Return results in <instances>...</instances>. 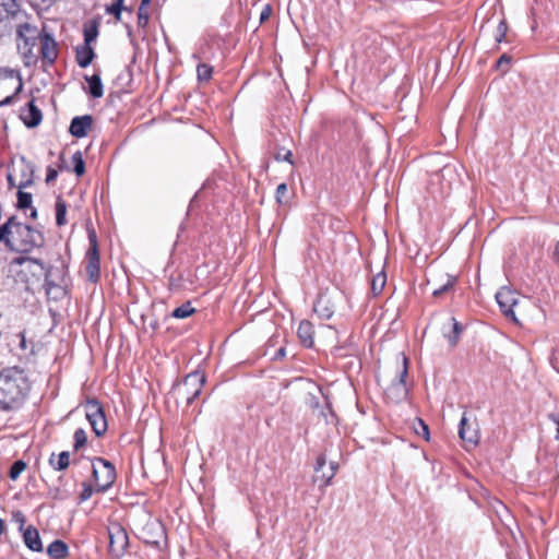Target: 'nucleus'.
Instances as JSON below:
<instances>
[{
    "label": "nucleus",
    "mask_w": 559,
    "mask_h": 559,
    "mask_svg": "<svg viewBox=\"0 0 559 559\" xmlns=\"http://www.w3.org/2000/svg\"><path fill=\"white\" fill-rule=\"evenodd\" d=\"M93 118L90 115L74 117L70 123L69 132L75 138H83L92 128Z\"/></svg>",
    "instance_id": "14"
},
{
    "label": "nucleus",
    "mask_w": 559,
    "mask_h": 559,
    "mask_svg": "<svg viewBox=\"0 0 559 559\" xmlns=\"http://www.w3.org/2000/svg\"><path fill=\"white\" fill-rule=\"evenodd\" d=\"M85 80L88 83L90 94L95 98L102 97L104 94V87L100 76L98 74H93L92 76H85Z\"/></svg>",
    "instance_id": "24"
},
{
    "label": "nucleus",
    "mask_w": 559,
    "mask_h": 559,
    "mask_svg": "<svg viewBox=\"0 0 559 559\" xmlns=\"http://www.w3.org/2000/svg\"><path fill=\"white\" fill-rule=\"evenodd\" d=\"M26 464L23 461H16L13 463V465L10 468V478L12 480H15L19 478V476L25 471Z\"/></svg>",
    "instance_id": "34"
},
{
    "label": "nucleus",
    "mask_w": 559,
    "mask_h": 559,
    "mask_svg": "<svg viewBox=\"0 0 559 559\" xmlns=\"http://www.w3.org/2000/svg\"><path fill=\"white\" fill-rule=\"evenodd\" d=\"M292 152L290 151H286L284 154H281V153H277L276 154V159L277 160H286V162H289L292 163Z\"/></svg>",
    "instance_id": "46"
},
{
    "label": "nucleus",
    "mask_w": 559,
    "mask_h": 559,
    "mask_svg": "<svg viewBox=\"0 0 559 559\" xmlns=\"http://www.w3.org/2000/svg\"><path fill=\"white\" fill-rule=\"evenodd\" d=\"M14 520H15V522H19L20 524H23L25 521L23 514L20 512L14 515Z\"/></svg>",
    "instance_id": "51"
},
{
    "label": "nucleus",
    "mask_w": 559,
    "mask_h": 559,
    "mask_svg": "<svg viewBox=\"0 0 559 559\" xmlns=\"http://www.w3.org/2000/svg\"><path fill=\"white\" fill-rule=\"evenodd\" d=\"M73 439H74V450H80L83 445H85L86 443V440H87V437H86V432L84 429L82 428H79L74 431V435H73Z\"/></svg>",
    "instance_id": "33"
},
{
    "label": "nucleus",
    "mask_w": 559,
    "mask_h": 559,
    "mask_svg": "<svg viewBox=\"0 0 559 559\" xmlns=\"http://www.w3.org/2000/svg\"><path fill=\"white\" fill-rule=\"evenodd\" d=\"M21 90H22V82H21V80L19 79V85H17V87H16L15 93H19Z\"/></svg>",
    "instance_id": "58"
},
{
    "label": "nucleus",
    "mask_w": 559,
    "mask_h": 559,
    "mask_svg": "<svg viewBox=\"0 0 559 559\" xmlns=\"http://www.w3.org/2000/svg\"><path fill=\"white\" fill-rule=\"evenodd\" d=\"M147 526H142L143 533H145Z\"/></svg>",
    "instance_id": "64"
},
{
    "label": "nucleus",
    "mask_w": 559,
    "mask_h": 559,
    "mask_svg": "<svg viewBox=\"0 0 559 559\" xmlns=\"http://www.w3.org/2000/svg\"><path fill=\"white\" fill-rule=\"evenodd\" d=\"M555 255H556L557 261L559 262V241L556 245Z\"/></svg>",
    "instance_id": "55"
},
{
    "label": "nucleus",
    "mask_w": 559,
    "mask_h": 559,
    "mask_svg": "<svg viewBox=\"0 0 559 559\" xmlns=\"http://www.w3.org/2000/svg\"><path fill=\"white\" fill-rule=\"evenodd\" d=\"M413 428L416 435L423 437L425 440H429V428L424 420L417 418L413 425Z\"/></svg>",
    "instance_id": "31"
},
{
    "label": "nucleus",
    "mask_w": 559,
    "mask_h": 559,
    "mask_svg": "<svg viewBox=\"0 0 559 559\" xmlns=\"http://www.w3.org/2000/svg\"><path fill=\"white\" fill-rule=\"evenodd\" d=\"M115 531L109 530V551L119 557L128 546V534L123 526H112Z\"/></svg>",
    "instance_id": "12"
},
{
    "label": "nucleus",
    "mask_w": 559,
    "mask_h": 559,
    "mask_svg": "<svg viewBox=\"0 0 559 559\" xmlns=\"http://www.w3.org/2000/svg\"><path fill=\"white\" fill-rule=\"evenodd\" d=\"M45 239L40 231L32 228L29 225L16 221L14 216L10 217V229L8 248L13 251L28 252L34 248L44 245Z\"/></svg>",
    "instance_id": "2"
},
{
    "label": "nucleus",
    "mask_w": 559,
    "mask_h": 559,
    "mask_svg": "<svg viewBox=\"0 0 559 559\" xmlns=\"http://www.w3.org/2000/svg\"><path fill=\"white\" fill-rule=\"evenodd\" d=\"M329 414H330V416H331V417H333V416H334V415H333V413H332V411H331L330 408H329Z\"/></svg>",
    "instance_id": "63"
},
{
    "label": "nucleus",
    "mask_w": 559,
    "mask_h": 559,
    "mask_svg": "<svg viewBox=\"0 0 559 559\" xmlns=\"http://www.w3.org/2000/svg\"><path fill=\"white\" fill-rule=\"evenodd\" d=\"M441 331L443 336L448 338L450 346L454 347L459 342L463 326L454 317H447L442 322Z\"/></svg>",
    "instance_id": "13"
},
{
    "label": "nucleus",
    "mask_w": 559,
    "mask_h": 559,
    "mask_svg": "<svg viewBox=\"0 0 559 559\" xmlns=\"http://www.w3.org/2000/svg\"><path fill=\"white\" fill-rule=\"evenodd\" d=\"M16 337L20 340L19 346L22 350L26 349V338L24 333H19Z\"/></svg>",
    "instance_id": "48"
},
{
    "label": "nucleus",
    "mask_w": 559,
    "mask_h": 559,
    "mask_svg": "<svg viewBox=\"0 0 559 559\" xmlns=\"http://www.w3.org/2000/svg\"><path fill=\"white\" fill-rule=\"evenodd\" d=\"M498 506H499L502 510L507 511L506 507H504L500 501H498Z\"/></svg>",
    "instance_id": "61"
},
{
    "label": "nucleus",
    "mask_w": 559,
    "mask_h": 559,
    "mask_svg": "<svg viewBox=\"0 0 559 559\" xmlns=\"http://www.w3.org/2000/svg\"><path fill=\"white\" fill-rule=\"evenodd\" d=\"M37 211L35 209L32 210L31 217L36 218Z\"/></svg>",
    "instance_id": "59"
},
{
    "label": "nucleus",
    "mask_w": 559,
    "mask_h": 559,
    "mask_svg": "<svg viewBox=\"0 0 559 559\" xmlns=\"http://www.w3.org/2000/svg\"><path fill=\"white\" fill-rule=\"evenodd\" d=\"M313 333H314V329H313V325L311 322H309V321L300 322L298 330H297V334H298L300 342L306 347H311L313 345Z\"/></svg>",
    "instance_id": "21"
},
{
    "label": "nucleus",
    "mask_w": 559,
    "mask_h": 559,
    "mask_svg": "<svg viewBox=\"0 0 559 559\" xmlns=\"http://www.w3.org/2000/svg\"><path fill=\"white\" fill-rule=\"evenodd\" d=\"M456 282V276L445 274V282L439 283L436 277L428 280V285H432V296L438 298L449 289H451Z\"/></svg>",
    "instance_id": "19"
},
{
    "label": "nucleus",
    "mask_w": 559,
    "mask_h": 559,
    "mask_svg": "<svg viewBox=\"0 0 559 559\" xmlns=\"http://www.w3.org/2000/svg\"><path fill=\"white\" fill-rule=\"evenodd\" d=\"M2 7L11 15H15L19 11L17 0H2Z\"/></svg>",
    "instance_id": "38"
},
{
    "label": "nucleus",
    "mask_w": 559,
    "mask_h": 559,
    "mask_svg": "<svg viewBox=\"0 0 559 559\" xmlns=\"http://www.w3.org/2000/svg\"><path fill=\"white\" fill-rule=\"evenodd\" d=\"M58 173L56 169L48 167L47 169V176H46V182L50 183L57 179Z\"/></svg>",
    "instance_id": "45"
},
{
    "label": "nucleus",
    "mask_w": 559,
    "mask_h": 559,
    "mask_svg": "<svg viewBox=\"0 0 559 559\" xmlns=\"http://www.w3.org/2000/svg\"><path fill=\"white\" fill-rule=\"evenodd\" d=\"M86 419L97 437L103 436L108 428L105 412L96 399H90L84 404Z\"/></svg>",
    "instance_id": "5"
},
{
    "label": "nucleus",
    "mask_w": 559,
    "mask_h": 559,
    "mask_svg": "<svg viewBox=\"0 0 559 559\" xmlns=\"http://www.w3.org/2000/svg\"><path fill=\"white\" fill-rule=\"evenodd\" d=\"M56 223L58 226H63L67 224V203L62 198H57L56 201Z\"/></svg>",
    "instance_id": "25"
},
{
    "label": "nucleus",
    "mask_w": 559,
    "mask_h": 559,
    "mask_svg": "<svg viewBox=\"0 0 559 559\" xmlns=\"http://www.w3.org/2000/svg\"><path fill=\"white\" fill-rule=\"evenodd\" d=\"M402 361H403L402 370L400 371L396 379L392 382V384L388 389L389 396L396 402L405 400L408 394V388H407V384L405 381V379L407 377V358L404 355L402 356Z\"/></svg>",
    "instance_id": "8"
},
{
    "label": "nucleus",
    "mask_w": 559,
    "mask_h": 559,
    "mask_svg": "<svg viewBox=\"0 0 559 559\" xmlns=\"http://www.w3.org/2000/svg\"><path fill=\"white\" fill-rule=\"evenodd\" d=\"M12 265L21 266L19 273L22 281L27 285H34L41 278L48 280L49 269L39 260L29 257H17L12 261Z\"/></svg>",
    "instance_id": "3"
},
{
    "label": "nucleus",
    "mask_w": 559,
    "mask_h": 559,
    "mask_svg": "<svg viewBox=\"0 0 559 559\" xmlns=\"http://www.w3.org/2000/svg\"><path fill=\"white\" fill-rule=\"evenodd\" d=\"M213 68L206 63H200L197 68L198 79L200 81H209L212 76Z\"/></svg>",
    "instance_id": "32"
},
{
    "label": "nucleus",
    "mask_w": 559,
    "mask_h": 559,
    "mask_svg": "<svg viewBox=\"0 0 559 559\" xmlns=\"http://www.w3.org/2000/svg\"><path fill=\"white\" fill-rule=\"evenodd\" d=\"M32 204V194L28 192H24L19 190L17 192V205L20 209H27Z\"/></svg>",
    "instance_id": "35"
},
{
    "label": "nucleus",
    "mask_w": 559,
    "mask_h": 559,
    "mask_svg": "<svg viewBox=\"0 0 559 559\" xmlns=\"http://www.w3.org/2000/svg\"><path fill=\"white\" fill-rule=\"evenodd\" d=\"M91 248L87 251L88 263L86 272L91 281L96 282L99 277V254L97 249V239L94 231L88 234Z\"/></svg>",
    "instance_id": "10"
},
{
    "label": "nucleus",
    "mask_w": 559,
    "mask_h": 559,
    "mask_svg": "<svg viewBox=\"0 0 559 559\" xmlns=\"http://www.w3.org/2000/svg\"><path fill=\"white\" fill-rule=\"evenodd\" d=\"M194 312V308L191 307L190 302H186L181 305L180 307H177L173 311V317L177 319H185L190 317Z\"/></svg>",
    "instance_id": "29"
},
{
    "label": "nucleus",
    "mask_w": 559,
    "mask_h": 559,
    "mask_svg": "<svg viewBox=\"0 0 559 559\" xmlns=\"http://www.w3.org/2000/svg\"><path fill=\"white\" fill-rule=\"evenodd\" d=\"M138 19H139V25L140 26H145L147 24V22H148V15L143 12V7L142 5L139 9Z\"/></svg>",
    "instance_id": "44"
},
{
    "label": "nucleus",
    "mask_w": 559,
    "mask_h": 559,
    "mask_svg": "<svg viewBox=\"0 0 559 559\" xmlns=\"http://www.w3.org/2000/svg\"><path fill=\"white\" fill-rule=\"evenodd\" d=\"M338 468V464L336 462H330L329 466H326V457L324 454H320L317 457V464L314 467V476L313 481L319 483L320 487H326L330 485L331 480L334 478Z\"/></svg>",
    "instance_id": "7"
},
{
    "label": "nucleus",
    "mask_w": 559,
    "mask_h": 559,
    "mask_svg": "<svg viewBox=\"0 0 559 559\" xmlns=\"http://www.w3.org/2000/svg\"><path fill=\"white\" fill-rule=\"evenodd\" d=\"M496 300L503 314L515 321L516 319L513 311V307L518 304L515 294L511 289L502 287L497 292Z\"/></svg>",
    "instance_id": "11"
},
{
    "label": "nucleus",
    "mask_w": 559,
    "mask_h": 559,
    "mask_svg": "<svg viewBox=\"0 0 559 559\" xmlns=\"http://www.w3.org/2000/svg\"><path fill=\"white\" fill-rule=\"evenodd\" d=\"M95 58V51L91 45H79L75 47V60L81 68H87Z\"/></svg>",
    "instance_id": "18"
},
{
    "label": "nucleus",
    "mask_w": 559,
    "mask_h": 559,
    "mask_svg": "<svg viewBox=\"0 0 559 559\" xmlns=\"http://www.w3.org/2000/svg\"><path fill=\"white\" fill-rule=\"evenodd\" d=\"M98 36V26L93 23L90 26L84 27V44L91 45Z\"/></svg>",
    "instance_id": "30"
},
{
    "label": "nucleus",
    "mask_w": 559,
    "mask_h": 559,
    "mask_svg": "<svg viewBox=\"0 0 559 559\" xmlns=\"http://www.w3.org/2000/svg\"><path fill=\"white\" fill-rule=\"evenodd\" d=\"M386 283V275L384 272H379L372 277L371 290L374 295H379L384 288Z\"/></svg>",
    "instance_id": "27"
},
{
    "label": "nucleus",
    "mask_w": 559,
    "mask_h": 559,
    "mask_svg": "<svg viewBox=\"0 0 559 559\" xmlns=\"http://www.w3.org/2000/svg\"><path fill=\"white\" fill-rule=\"evenodd\" d=\"M507 32H508L507 22L504 20H501L497 26V31H496V35H495L496 41L501 43L504 39Z\"/></svg>",
    "instance_id": "36"
},
{
    "label": "nucleus",
    "mask_w": 559,
    "mask_h": 559,
    "mask_svg": "<svg viewBox=\"0 0 559 559\" xmlns=\"http://www.w3.org/2000/svg\"><path fill=\"white\" fill-rule=\"evenodd\" d=\"M204 382L205 377L202 373H190L185 378L182 384L178 386L177 392L190 405L200 395Z\"/></svg>",
    "instance_id": "6"
},
{
    "label": "nucleus",
    "mask_w": 559,
    "mask_h": 559,
    "mask_svg": "<svg viewBox=\"0 0 559 559\" xmlns=\"http://www.w3.org/2000/svg\"><path fill=\"white\" fill-rule=\"evenodd\" d=\"M47 554L51 559H66L69 555V547L64 542L57 539L47 547Z\"/></svg>",
    "instance_id": "22"
},
{
    "label": "nucleus",
    "mask_w": 559,
    "mask_h": 559,
    "mask_svg": "<svg viewBox=\"0 0 559 559\" xmlns=\"http://www.w3.org/2000/svg\"><path fill=\"white\" fill-rule=\"evenodd\" d=\"M459 436L467 449L476 447L479 442L478 425L476 421H469L465 414L460 421Z\"/></svg>",
    "instance_id": "9"
},
{
    "label": "nucleus",
    "mask_w": 559,
    "mask_h": 559,
    "mask_svg": "<svg viewBox=\"0 0 559 559\" xmlns=\"http://www.w3.org/2000/svg\"><path fill=\"white\" fill-rule=\"evenodd\" d=\"M49 463L53 467V469L63 471L70 464V453L68 451H63L58 455L51 454Z\"/></svg>",
    "instance_id": "23"
},
{
    "label": "nucleus",
    "mask_w": 559,
    "mask_h": 559,
    "mask_svg": "<svg viewBox=\"0 0 559 559\" xmlns=\"http://www.w3.org/2000/svg\"><path fill=\"white\" fill-rule=\"evenodd\" d=\"M9 229H10V218L7 221L5 224L0 226V242H4L8 247V239H9Z\"/></svg>",
    "instance_id": "41"
},
{
    "label": "nucleus",
    "mask_w": 559,
    "mask_h": 559,
    "mask_svg": "<svg viewBox=\"0 0 559 559\" xmlns=\"http://www.w3.org/2000/svg\"><path fill=\"white\" fill-rule=\"evenodd\" d=\"M72 163H73V171L76 176H82L85 173V163L82 157V153L80 151H76L72 155Z\"/></svg>",
    "instance_id": "28"
},
{
    "label": "nucleus",
    "mask_w": 559,
    "mask_h": 559,
    "mask_svg": "<svg viewBox=\"0 0 559 559\" xmlns=\"http://www.w3.org/2000/svg\"><path fill=\"white\" fill-rule=\"evenodd\" d=\"M4 527H5V526H0V535H2V534H3V532H4Z\"/></svg>",
    "instance_id": "62"
},
{
    "label": "nucleus",
    "mask_w": 559,
    "mask_h": 559,
    "mask_svg": "<svg viewBox=\"0 0 559 559\" xmlns=\"http://www.w3.org/2000/svg\"><path fill=\"white\" fill-rule=\"evenodd\" d=\"M551 361H552L554 367L559 371V348H557L554 352Z\"/></svg>",
    "instance_id": "49"
},
{
    "label": "nucleus",
    "mask_w": 559,
    "mask_h": 559,
    "mask_svg": "<svg viewBox=\"0 0 559 559\" xmlns=\"http://www.w3.org/2000/svg\"><path fill=\"white\" fill-rule=\"evenodd\" d=\"M548 418L555 424V426H556V439H559V412L550 413L548 415Z\"/></svg>",
    "instance_id": "43"
},
{
    "label": "nucleus",
    "mask_w": 559,
    "mask_h": 559,
    "mask_svg": "<svg viewBox=\"0 0 559 559\" xmlns=\"http://www.w3.org/2000/svg\"><path fill=\"white\" fill-rule=\"evenodd\" d=\"M23 540L26 547L31 550L37 552L43 551V543L39 533L35 527L27 526V528L23 531Z\"/></svg>",
    "instance_id": "17"
},
{
    "label": "nucleus",
    "mask_w": 559,
    "mask_h": 559,
    "mask_svg": "<svg viewBox=\"0 0 559 559\" xmlns=\"http://www.w3.org/2000/svg\"><path fill=\"white\" fill-rule=\"evenodd\" d=\"M156 527L158 530V536L159 537H166V531H165L166 526L159 525V526H156Z\"/></svg>",
    "instance_id": "53"
},
{
    "label": "nucleus",
    "mask_w": 559,
    "mask_h": 559,
    "mask_svg": "<svg viewBox=\"0 0 559 559\" xmlns=\"http://www.w3.org/2000/svg\"><path fill=\"white\" fill-rule=\"evenodd\" d=\"M41 118V111L34 105V100H31L27 110L22 114L24 123L29 128H34L40 123Z\"/></svg>",
    "instance_id": "20"
},
{
    "label": "nucleus",
    "mask_w": 559,
    "mask_h": 559,
    "mask_svg": "<svg viewBox=\"0 0 559 559\" xmlns=\"http://www.w3.org/2000/svg\"><path fill=\"white\" fill-rule=\"evenodd\" d=\"M31 385L25 372L11 367L0 371V409L15 411L20 408L28 392Z\"/></svg>",
    "instance_id": "1"
},
{
    "label": "nucleus",
    "mask_w": 559,
    "mask_h": 559,
    "mask_svg": "<svg viewBox=\"0 0 559 559\" xmlns=\"http://www.w3.org/2000/svg\"><path fill=\"white\" fill-rule=\"evenodd\" d=\"M313 310L320 318L330 319L335 311V306L328 294H322L316 300Z\"/></svg>",
    "instance_id": "15"
},
{
    "label": "nucleus",
    "mask_w": 559,
    "mask_h": 559,
    "mask_svg": "<svg viewBox=\"0 0 559 559\" xmlns=\"http://www.w3.org/2000/svg\"><path fill=\"white\" fill-rule=\"evenodd\" d=\"M151 2V0H141V5L145 7Z\"/></svg>",
    "instance_id": "60"
},
{
    "label": "nucleus",
    "mask_w": 559,
    "mask_h": 559,
    "mask_svg": "<svg viewBox=\"0 0 559 559\" xmlns=\"http://www.w3.org/2000/svg\"><path fill=\"white\" fill-rule=\"evenodd\" d=\"M287 185L286 183H281L277 186V189H276V201L277 203L280 204H286L287 203V198H286V194H287Z\"/></svg>",
    "instance_id": "37"
},
{
    "label": "nucleus",
    "mask_w": 559,
    "mask_h": 559,
    "mask_svg": "<svg viewBox=\"0 0 559 559\" xmlns=\"http://www.w3.org/2000/svg\"><path fill=\"white\" fill-rule=\"evenodd\" d=\"M16 33L20 38L24 39L25 44H29L31 39L35 38L36 28L24 23L19 25Z\"/></svg>",
    "instance_id": "26"
},
{
    "label": "nucleus",
    "mask_w": 559,
    "mask_h": 559,
    "mask_svg": "<svg viewBox=\"0 0 559 559\" xmlns=\"http://www.w3.org/2000/svg\"><path fill=\"white\" fill-rule=\"evenodd\" d=\"M145 542L154 545H159V539H151L147 537L145 538Z\"/></svg>",
    "instance_id": "54"
},
{
    "label": "nucleus",
    "mask_w": 559,
    "mask_h": 559,
    "mask_svg": "<svg viewBox=\"0 0 559 559\" xmlns=\"http://www.w3.org/2000/svg\"><path fill=\"white\" fill-rule=\"evenodd\" d=\"M284 355H285V348L281 347V348L277 350L276 356H277V357H283Z\"/></svg>",
    "instance_id": "56"
},
{
    "label": "nucleus",
    "mask_w": 559,
    "mask_h": 559,
    "mask_svg": "<svg viewBox=\"0 0 559 559\" xmlns=\"http://www.w3.org/2000/svg\"><path fill=\"white\" fill-rule=\"evenodd\" d=\"M320 415L324 417V419H325V423H326V424H330V423H331V421L329 420V418H328V414H326L325 412H323V411H322V412H320Z\"/></svg>",
    "instance_id": "57"
},
{
    "label": "nucleus",
    "mask_w": 559,
    "mask_h": 559,
    "mask_svg": "<svg viewBox=\"0 0 559 559\" xmlns=\"http://www.w3.org/2000/svg\"><path fill=\"white\" fill-rule=\"evenodd\" d=\"M92 492H93V489L91 486L85 487L81 493L82 500L88 499L92 496Z\"/></svg>",
    "instance_id": "47"
},
{
    "label": "nucleus",
    "mask_w": 559,
    "mask_h": 559,
    "mask_svg": "<svg viewBox=\"0 0 559 559\" xmlns=\"http://www.w3.org/2000/svg\"><path fill=\"white\" fill-rule=\"evenodd\" d=\"M511 58L508 55H502L497 61V68L503 72L508 71Z\"/></svg>",
    "instance_id": "42"
},
{
    "label": "nucleus",
    "mask_w": 559,
    "mask_h": 559,
    "mask_svg": "<svg viewBox=\"0 0 559 559\" xmlns=\"http://www.w3.org/2000/svg\"><path fill=\"white\" fill-rule=\"evenodd\" d=\"M271 15V8L270 7H266L262 12H261V15H260V20L261 22L267 20Z\"/></svg>",
    "instance_id": "50"
},
{
    "label": "nucleus",
    "mask_w": 559,
    "mask_h": 559,
    "mask_svg": "<svg viewBox=\"0 0 559 559\" xmlns=\"http://www.w3.org/2000/svg\"><path fill=\"white\" fill-rule=\"evenodd\" d=\"M123 0H117L107 11L115 15L117 20H120Z\"/></svg>",
    "instance_id": "40"
},
{
    "label": "nucleus",
    "mask_w": 559,
    "mask_h": 559,
    "mask_svg": "<svg viewBox=\"0 0 559 559\" xmlns=\"http://www.w3.org/2000/svg\"><path fill=\"white\" fill-rule=\"evenodd\" d=\"M40 51L44 59L52 63L57 58V44L53 37L45 33L40 35Z\"/></svg>",
    "instance_id": "16"
},
{
    "label": "nucleus",
    "mask_w": 559,
    "mask_h": 559,
    "mask_svg": "<svg viewBox=\"0 0 559 559\" xmlns=\"http://www.w3.org/2000/svg\"><path fill=\"white\" fill-rule=\"evenodd\" d=\"M93 476L97 491H106L116 479V468L109 461L96 457L93 463Z\"/></svg>",
    "instance_id": "4"
},
{
    "label": "nucleus",
    "mask_w": 559,
    "mask_h": 559,
    "mask_svg": "<svg viewBox=\"0 0 559 559\" xmlns=\"http://www.w3.org/2000/svg\"><path fill=\"white\" fill-rule=\"evenodd\" d=\"M8 181L10 183V186L17 187L20 190H22L23 188L32 185V179L31 178H26L25 180H21L19 182H15L14 176L12 174L8 175Z\"/></svg>",
    "instance_id": "39"
},
{
    "label": "nucleus",
    "mask_w": 559,
    "mask_h": 559,
    "mask_svg": "<svg viewBox=\"0 0 559 559\" xmlns=\"http://www.w3.org/2000/svg\"><path fill=\"white\" fill-rule=\"evenodd\" d=\"M13 96H7L3 100L0 102V106L10 105L12 103Z\"/></svg>",
    "instance_id": "52"
}]
</instances>
